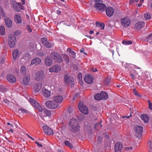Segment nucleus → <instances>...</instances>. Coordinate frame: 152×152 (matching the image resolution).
Returning a JSON list of instances; mask_svg holds the SVG:
<instances>
[{
  "label": "nucleus",
  "instance_id": "nucleus-17",
  "mask_svg": "<svg viewBox=\"0 0 152 152\" xmlns=\"http://www.w3.org/2000/svg\"><path fill=\"white\" fill-rule=\"evenodd\" d=\"M41 63V59L38 58L36 57L32 60L30 65L31 66L33 65L36 66L40 64Z\"/></svg>",
  "mask_w": 152,
  "mask_h": 152
},
{
  "label": "nucleus",
  "instance_id": "nucleus-32",
  "mask_svg": "<svg viewBox=\"0 0 152 152\" xmlns=\"http://www.w3.org/2000/svg\"><path fill=\"white\" fill-rule=\"evenodd\" d=\"M102 124L101 121L99 122V123H97L94 125V128L96 130H98L99 128H101L102 126V125H101Z\"/></svg>",
  "mask_w": 152,
  "mask_h": 152
},
{
  "label": "nucleus",
  "instance_id": "nucleus-5",
  "mask_svg": "<svg viewBox=\"0 0 152 152\" xmlns=\"http://www.w3.org/2000/svg\"><path fill=\"white\" fill-rule=\"evenodd\" d=\"M16 38L13 34H10L8 37V44L11 48L13 47L16 43Z\"/></svg>",
  "mask_w": 152,
  "mask_h": 152
},
{
  "label": "nucleus",
  "instance_id": "nucleus-43",
  "mask_svg": "<svg viewBox=\"0 0 152 152\" xmlns=\"http://www.w3.org/2000/svg\"><path fill=\"white\" fill-rule=\"evenodd\" d=\"M0 33L2 35L5 34V28L3 26H1L0 27Z\"/></svg>",
  "mask_w": 152,
  "mask_h": 152
},
{
  "label": "nucleus",
  "instance_id": "nucleus-1",
  "mask_svg": "<svg viewBox=\"0 0 152 152\" xmlns=\"http://www.w3.org/2000/svg\"><path fill=\"white\" fill-rule=\"evenodd\" d=\"M69 124V129L72 132H76L79 130L80 126L77 120L75 118H73L70 119Z\"/></svg>",
  "mask_w": 152,
  "mask_h": 152
},
{
  "label": "nucleus",
  "instance_id": "nucleus-6",
  "mask_svg": "<svg viewBox=\"0 0 152 152\" xmlns=\"http://www.w3.org/2000/svg\"><path fill=\"white\" fill-rule=\"evenodd\" d=\"M78 107L82 113L85 115H87L88 113V110L87 107L84 105L83 102H80L78 105Z\"/></svg>",
  "mask_w": 152,
  "mask_h": 152
},
{
  "label": "nucleus",
  "instance_id": "nucleus-4",
  "mask_svg": "<svg viewBox=\"0 0 152 152\" xmlns=\"http://www.w3.org/2000/svg\"><path fill=\"white\" fill-rule=\"evenodd\" d=\"M143 127L140 126H137L134 127V130L135 135L137 138H140L143 131Z\"/></svg>",
  "mask_w": 152,
  "mask_h": 152
},
{
  "label": "nucleus",
  "instance_id": "nucleus-18",
  "mask_svg": "<svg viewBox=\"0 0 152 152\" xmlns=\"http://www.w3.org/2000/svg\"><path fill=\"white\" fill-rule=\"evenodd\" d=\"M106 13L108 16L111 17L114 13V9L112 7H108L106 10Z\"/></svg>",
  "mask_w": 152,
  "mask_h": 152
},
{
  "label": "nucleus",
  "instance_id": "nucleus-35",
  "mask_svg": "<svg viewBox=\"0 0 152 152\" xmlns=\"http://www.w3.org/2000/svg\"><path fill=\"white\" fill-rule=\"evenodd\" d=\"M29 101L31 104L34 107L37 105H38V103L33 99L30 98L29 99Z\"/></svg>",
  "mask_w": 152,
  "mask_h": 152
},
{
  "label": "nucleus",
  "instance_id": "nucleus-59",
  "mask_svg": "<svg viewBox=\"0 0 152 152\" xmlns=\"http://www.w3.org/2000/svg\"><path fill=\"white\" fill-rule=\"evenodd\" d=\"M78 80L79 83L80 84V85H82L83 84V82L82 80V79H79Z\"/></svg>",
  "mask_w": 152,
  "mask_h": 152
},
{
  "label": "nucleus",
  "instance_id": "nucleus-20",
  "mask_svg": "<svg viewBox=\"0 0 152 152\" xmlns=\"http://www.w3.org/2000/svg\"><path fill=\"white\" fill-rule=\"evenodd\" d=\"M7 80L10 82L15 83L16 81V79L15 77L12 75L9 74L6 76Z\"/></svg>",
  "mask_w": 152,
  "mask_h": 152
},
{
  "label": "nucleus",
  "instance_id": "nucleus-40",
  "mask_svg": "<svg viewBox=\"0 0 152 152\" xmlns=\"http://www.w3.org/2000/svg\"><path fill=\"white\" fill-rule=\"evenodd\" d=\"M131 76L132 77V79L134 80L136 78V76L137 75L136 71L134 70H132L131 73Z\"/></svg>",
  "mask_w": 152,
  "mask_h": 152
},
{
  "label": "nucleus",
  "instance_id": "nucleus-47",
  "mask_svg": "<svg viewBox=\"0 0 152 152\" xmlns=\"http://www.w3.org/2000/svg\"><path fill=\"white\" fill-rule=\"evenodd\" d=\"M35 107L37 108L40 112H42L43 111V109L42 107L38 103V105H37Z\"/></svg>",
  "mask_w": 152,
  "mask_h": 152
},
{
  "label": "nucleus",
  "instance_id": "nucleus-7",
  "mask_svg": "<svg viewBox=\"0 0 152 152\" xmlns=\"http://www.w3.org/2000/svg\"><path fill=\"white\" fill-rule=\"evenodd\" d=\"M45 77L44 72L42 71H39L36 74L35 79L37 81L40 82Z\"/></svg>",
  "mask_w": 152,
  "mask_h": 152
},
{
  "label": "nucleus",
  "instance_id": "nucleus-10",
  "mask_svg": "<svg viewBox=\"0 0 152 152\" xmlns=\"http://www.w3.org/2000/svg\"><path fill=\"white\" fill-rule=\"evenodd\" d=\"M64 80L66 83L70 84L71 86L73 85L74 79L71 77L66 75L64 77Z\"/></svg>",
  "mask_w": 152,
  "mask_h": 152
},
{
  "label": "nucleus",
  "instance_id": "nucleus-12",
  "mask_svg": "<svg viewBox=\"0 0 152 152\" xmlns=\"http://www.w3.org/2000/svg\"><path fill=\"white\" fill-rule=\"evenodd\" d=\"M45 134L49 135H53V132L51 129L47 125L43 126L42 127Z\"/></svg>",
  "mask_w": 152,
  "mask_h": 152
},
{
  "label": "nucleus",
  "instance_id": "nucleus-53",
  "mask_svg": "<svg viewBox=\"0 0 152 152\" xmlns=\"http://www.w3.org/2000/svg\"><path fill=\"white\" fill-rule=\"evenodd\" d=\"M26 29L29 32H31L32 31V30L29 25H27L26 26Z\"/></svg>",
  "mask_w": 152,
  "mask_h": 152
},
{
  "label": "nucleus",
  "instance_id": "nucleus-55",
  "mask_svg": "<svg viewBox=\"0 0 152 152\" xmlns=\"http://www.w3.org/2000/svg\"><path fill=\"white\" fill-rule=\"evenodd\" d=\"M6 89L4 88V87L1 86L0 87V91L1 92H4L6 91Z\"/></svg>",
  "mask_w": 152,
  "mask_h": 152
},
{
  "label": "nucleus",
  "instance_id": "nucleus-50",
  "mask_svg": "<svg viewBox=\"0 0 152 152\" xmlns=\"http://www.w3.org/2000/svg\"><path fill=\"white\" fill-rule=\"evenodd\" d=\"M79 94L78 93H75L74 94V96H73V100H74V101L77 98V97H79Z\"/></svg>",
  "mask_w": 152,
  "mask_h": 152
},
{
  "label": "nucleus",
  "instance_id": "nucleus-52",
  "mask_svg": "<svg viewBox=\"0 0 152 152\" xmlns=\"http://www.w3.org/2000/svg\"><path fill=\"white\" fill-rule=\"evenodd\" d=\"M148 108L151 110H152V103L149 100H148Z\"/></svg>",
  "mask_w": 152,
  "mask_h": 152
},
{
  "label": "nucleus",
  "instance_id": "nucleus-34",
  "mask_svg": "<svg viewBox=\"0 0 152 152\" xmlns=\"http://www.w3.org/2000/svg\"><path fill=\"white\" fill-rule=\"evenodd\" d=\"M96 26L101 29H103L104 27V24L103 23H100L98 22H96Z\"/></svg>",
  "mask_w": 152,
  "mask_h": 152
},
{
  "label": "nucleus",
  "instance_id": "nucleus-30",
  "mask_svg": "<svg viewBox=\"0 0 152 152\" xmlns=\"http://www.w3.org/2000/svg\"><path fill=\"white\" fill-rule=\"evenodd\" d=\"M45 63L48 66H50L52 64V61L49 57H47L45 59Z\"/></svg>",
  "mask_w": 152,
  "mask_h": 152
},
{
  "label": "nucleus",
  "instance_id": "nucleus-29",
  "mask_svg": "<svg viewBox=\"0 0 152 152\" xmlns=\"http://www.w3.org/2000/svg\"><path fill=\"white\" fill-rule=\"evenodd\" d=\"M20 55L19 50L17 49L15 50L12 53L13 58L15 59H16Z\"/></svg>",
  "mask_w": 152,
  "mask_h": 152
},
{
  "label": "nucleus",
  "instance_id": "nucleus-25",
  "mask_svg": "<svg viewBox=\"0 0 152 152\" xmlns=\"http://www.w3.org/2000/svg\"><path fill=\"white\" fill-rule=\"evenodd\" d=\"M5 21L6 26L8 28H10L12 26V21L10 18H7L5 20Z\"/></svg>",
  "mask_w": 152,
  "mask_h": 152
},
{
  "label": "nucleus",
  "instance_id": "nucleus-27",
  "mask_svg": "<svg viewBox=\"0 0 152 152\" xmlns=\"http://www.w3.org/2000/svg\"><path fill=\"white\" fill-rule=\"evenodd\" d=\"M30 58V56L29 55V54L26 53L23 54L21 60L22 61H27Z\"/></svg>",
  "mask_w": 152,
  "mask_h": 152
},
{
  "label": "nucleus",
  "instance_id": "nucleus-14",
  "mask_svg": "<svg viewBox=\"0 0 152 152\" xmlns=\"http://www.w3.org/2000/svg\"><path fill=\"white\" fill-rule=\"evenodd\" d=\"M63 100V97L61 95H56L53 97V100L59 106V104L61 103Z\"/></svg>",
  "mask_w": 152,
  "mask_h": 152
},
{
  "label": "nucleus",
  "instance_id": "nucleus-48",
  "mask_svg": "<svg viewBox=\"0 0 152 152\" xmlns=\"http://www.w3.org/2000/svg\"><path fill=\"white\" fill-rule=\"evenodd\" d=\"M144 17L145 19L146 20L150 19L151 18L150 15L149 13H146L144 14Z\"/></svg>",
  "mask_w": 152,
  "mask_h": 152
},
{
  "label": "nucleus",
  "instance_id": "nucleus-61",
  "mask_svg": "<svg viewBox=\"0 0 152 152\" xmlns=\"http://www.w3.org/2000/svg\"><path fill=\"white\" fill-rule=\"evenodd\" d=\"M8 129H10V130H9V131L11 132L12 133H13L14 132V131L12 130V128L10 127L9 126H8Z\"/></svg>",
  "mask_w": 152,
  "mask_h": 152
},
{
  "label": "nucleus",
  "instance_id": "nucleus-21",
  "mask_svg": "<svg viewBox=\"0 0 152 152\" xmlns=\"http://www.w3.org/2000/svg\"><path fill=\"white\" fill-rule=\"evenodd\" d=\"M42 85L39 83H37L34 84L33 86V90L36 92H38L42 88Z\"/></svg>",
  "mask_w": 152,
  "mask_h": 152
},
{
  "label": "nucleus",
  "instance_id": "nucleus-62",
  "mask_svg": "<svg viewBox=\"0 0 152 152\" xmlns=\"http://www.w3.org/2000/svg\"><path fill=\"white\" fill-rule=\"evenodd\" d=\"M20 34V32L18 31H16L15 33V35L17 36H18Z\"/></svg>",
  "mask_w": 152,
  "mask_h": 152
},
{
  "label": "nucleus",
  "instance_id": "nucleus-33",
  "mask_svg": "<svg viewBox=\"0 0 152 152\" xmlns=\"http://www.w3.org/2000/svg\"><path fill=\"white\" fill-rule=\"evenodd\" d=\"M67 50L68 51L69 50L70 53V56L74 58L76 57L75 53V52L72 51L69 48L67 49Z\"/></svg>",
  "mask_w": 152,
  "mask_h": 152
},
{
  "label": "nucleus",
  "instance_id": "nucleus-54",
  "mask_svg": "<svg viewBox=\"0 0 152 152\" xmlns=\"http://www.w3.org/2000/svg\"><path fill=\"white\" fill-rule=\"evenodd\" d=\"M148 147L152 148V141L151 140H149L148 143Z\"/></svg>",
  "mask_w": 152,
  "mask_h": 152
},
{
  "label": "nucleus",
  "instance_id": "nucleus-2",
  "mask_svg": "<svg viewBox=\"0 0 152 152\" xmlns=\"http://www.w3.org/2000/svg\"><path fill=\"white\" fill-rule=\"evenodd\" d=\"M94 7L96 10L101 12L104 11L106 8V5L103 3L102 0L95 1Z\"/></svg>",
  "mask_w": 152,
  "mask_h": 152
},
{
  "label": "nucleus",
  "instance_id": "nucleus-8",
  "mask_svg": "<svg viewBox=\"0 0 152 152\" xmlns=\"http://www.w3.org/2000/svg\"><path fill=\"white\" fill-rule=\"evenodd\" d=\"M45 104L47 107L52 109L56 108L58 106V105L56 104L53 101H47L45 102Z\"/></svg>",
  "mask_w": 152,
  "mask_h": 152
},
{
  "label": "nucleus",
  "instance_id": "nucleus-38",
  "mask_svg": "<svg viewBox=\"0 0 152 152\" xmlns=\"http://www.w3.org/2000/svg\"><path fill=\"white\" fill-rule=\"evenodd\" d=\"M101 93H98L94 96V98L95 99L97 100H101Z\"/></svg>",
  "mask_w": 152,
  "mask_h": 152
},
{
  "label": "nucleus",
  "instance_id": "nucleus-51",
  "mask_svg": "<svg viewBox=\"0 0 152 152\" xmlns=\"http://www.w3.org/2000/svg\"><path fill=\"white\" fill-rule=\"evenodd\" d=\"M19 110L20 111L21 113H27L28 112L27 110L24 108H20Z\"/></svg>",
  "mask_w": 152,
  "mask_h": 152
},
{
  "label": "nucleus",
  "instance_id": "nucleus-63",
  "mask_svg": "<svg viewBox=\"0 0 152 152\" xmlns=\"http://www.w3.org/2000/svg\"><path fill=\"white\" fill-rule=\"evenodd\" d=\"M3 101L4 103H5L6 104H9V101L7 99L4 100Z\"/></svg>",
  "mask_w": 152,
  "mask_h": 152
},
{
  "label": "nucleus",
  "instance_id": "nucleus-46",
  "mask_svg": "<svg viewBox=\"0 0 152 152\" xmlns=\"http://www.w3.org/2000/svg\"><path fill=\"white\" fill-rule=\"evenodd\" d=\"M133 93L136 96H137L139 97H141L142 96V95L140 94L139 93L137 92L136 89L135 88H134L133 89Z\"/></svg>",
  "mask_w": 152,
  "mask_h": 152
},
{
  "label": "nucleus",
  "instance_id": "nucleus-45",
  "mask_svg": "<svg viewBox=\"0 0 152 152\" xmlns=\"http://www.w3.org/2000/svg\"><path fill=\"white\" fill-rule=\"evenodd\" d=\"M44 46L47 48H50L52 47L53 46V45L52 43L48 41Z\"/></svg>",
  "mask_w": 152,
  "mask_h": 152
},
{
  "label": "nucleus",
  "instance_id": "nucleus-57",
  "mask_svg": "<svg viewBox=\"0 0 152 152\" xmlns=\"http://www.w3.org/2000/svg\"><path fill=\"white\" fill-rule=\"evenodd\" d=\"M139 0H130L129 2V3L130 4H132L134 3V2H137Z\"/></svg>",
  "mask_w": 152,
  "mask_h": 152
},
{
  "label": "nucleus",
  "instance_id": "nucleus-60",
  "mask_svg": "<svg viewBox=\"0 0 152 152\" xmlns=\"http://www.w3.org/2000/svg\"><path fill=\"white\" fill-rule=\"evenodd\" d=\"M7 125H10V126H11L10 127L13 128L14 127L13 125V124H11L10 123L8 122L7 123Z\"/></svg>",
  "mask_w": 152,
  "mask_h": 152
},
{
  "label": "nucleus",
  "instance_id": "nucleus-37",
  "mask_svg": "<svg viewBox=\"0 0 152 152\" xmlns=\"http://www.w3.org/2000/svg\"><path fill=\"white\" fill-rule=\"evenodd\" d=\"M132 41L129 40H124L122 42V44L125 45H130L132 44Z\"/></svg>",
  "mask_w": 152,
  "mask_h": 152
},
{
  "label": "nucleus",
  "instance_id": "nucleus-19",
  "mask_svg": "<svg viewBox=\"0 0 152 152\" xmlns=\"http://www.w3.org/2000/svg\"><path fill=\"white\" fill-rule=\"evenodd\" d=\"M122 148V145L121 143H117L115 145V152H121Z\"/></svg>",
  "mask_w": 152,
  "mask_h": 152
},
{
  "label": "nucleus",
  "instance_id": "nucleus-11",
  "mask_svg": "<svg viewBox=\"0 0 152 152\" xmlns=\"http://www.w3.org/2000/svg\"><path fill=\"white\" fill-rule=\"evenodd\" d=\"M12 6L14 9L18 12H20V9H23V7L20 2H14Z\"/></svg>",
  "mask_w": 152,
  "mask_h": 152
},
{
  "label": "nucleus",
  "instance_id": "nucleus-28",
  "mask_svg": "<svg viewBox=\"0 0 152 152\" xmlns=\"http://www.w3.org/2000/svg\"><path fill=\"white\" fill-rule=\"evenodd\" d=\"M100 93L101 95V100H105L107 99L108 95L106 92L102 91Z\"/></svg>",
  "mask_w": 152,
  "mask_h": 152
},
{
  "label": "nucleus",
  "instance_id": "nucleus-15",
  "mask_svg": "<svg viewBox=\"0 0 152 152\" xmlns=\"http://www.w3.org/2000/svg\"><path fill=\"white\" fill-rule=\"evenodd\" d=\"M145 26V23L142 21H139L135 24L134 26V28L138 30L142 28Z\"/></svg>",
  "mask_w": 152,
  "mask_h": 152
},
{
  "label": "nucleus",
  "instance_id": "nucleus-13",
  "mask_svg": "<svg viewBox=\"0 0 152 152\" xmlns=\"http://www.w3.org/2000/svg\"><path fill=\"white\" fill-rule=\"evenodd\" d=\"M61 69V66L58 65H56L53 66L49 69L50 72H58Z\"/></svg>",
  "mask_w": 152,
  "mask_h": 152
},
{
  "label": "nucleus",
  "instance_id": "nucleus-9",
  "mask_svg": "<svg viewBox=\"0 0 152 152\" xmlns=\"http://www.w3.org/2000/svg\"><path fill=\"white\" fill-rule=\"evenodd\" d=\"M121 23L123 27L127 28L130 24V20L129 18L125 17L121 19Z\"/></svg>",
  "mask_w": 152,
  "mask_h": 152
},
{
  "label": "nucleus",
  "instance_id": "nucleus-24",
  "mask_svg": "<svg viewBox=\"0 0 152 152\" xmlns=\"http://www.w3.org/2000/svg\"><path fill=\"white\" fill-rule=\"evenodd\" d=\"M141 120L143 121V122L145 123H147L148 122L149 120V117L147 115L145 114H142L141 116Z\"/></svg>",
  "mask_w": 152,
  "mask_h": 152
},
{
  "label": "nucleus",
  "instance_id": "nucleus-42",
  "mask_svg": "<svg viewBox=\"0 0 152 152\" xmlns=\"http://www.w3.org/2000/svg\"><path fill=\"white\" fill-rule=\"evenodd\" d=\"M65 145L68 146L71 149H72L73 148V147L72 144L68 141H66L65 142Z\"/></svg>",
  "mask_w": 152,
  "mask_h": 152
},
{
  "label": "nucleus",
  "instance_id": "nucleus-58",
  "mask_svg": "<svg viewBox=\"0 0 152 152\" xmlns=\"http://www.w3.org/2000/svg\"><path fill=\"white\" fill-rule=\"evenodd\" d=\"M35 143L39 147H42V145L38 142L36 141Z\"/></svg>",
  "mask_w": 152,
  "mask_h": 152
},
{
  "label": "nucleus",
  "instance_id": "nucleus-31",
  "mask_svg": "<svg viewBox=\"0 0 152 152\" xmlns=\"http://www.w3.org/2000/svg\"><path fill=\"white\" fill-rule=\"evenodd\" d=\"M44 112L45 113L46 116H48L49 117H50L52 115L51 111L48 110L47 109H44Z\"/></svg>",
  "mask_w": 152,
  "mask_h": 152
},
{
  "label": "nucleus",
  "instance_id": "nucleus-23",
  "mask_svg": "<svg viewBox=\"0 0 152 152\" xmlns=\"http://www.w3.org/2000/svg\"><path fill=\"white\" fill-rule=\"evenodd\" d=\"M42 93L43 95L46 97H49L50 95V91L46 88H43L42 90Z\"/></svg>",
  "mask_w": 152,
  "mask_h": 152
},
{
  "label": "nucleus",
  "instance_id": "nucleus-64",
  "mask_svg": "<svg viewBox=\"0 0 152 152\" xmlns=\"http://www.w3.org/2000/svg\"><path fill=\"white\" fill-rule=\"evenodd\" d=\"M91 71L93 72H96L97 71V70L96 68H93L91 69Z\"/></svg>",
  "mask_w": 152,
  "mask_h": 152
},
{
  "label": "nucleus",
  "instance_id": "nucleus-16",
  "mask_svg": "<svg viewBox=\"0 0 152 152\" xmlns=\"http://www.w3.org/2000/svg\"><path fill=\"white\" fill-rule=\"evenodd\" d=\"M93 79L92 75L89 74L86 75L85 77L84 80L86 83L88 84L91 83Z\"/></svg>",
  "mask_w": 152,
  "mask_h": 152
},
{
  "label": "nucleus",
  "instance_id": "nucleus-39",
  "mask_svg": "<svg viewBox=\"0 0 152 152\" xmlns=\"http://www.w3.org/2000/svg\"><path fill=\"white\" fill-rule=\"evenodd\" d=\"M48 42L47 39L45 38H42L40 39L41 43L44 46Z\"/></svg>",
  "mask_w": 152,
  "mask_h": 152
},
{
  "label": "nucleus",
  "instance_id": "nucleus-41",
  "mask_svg": "<svg viewBox=\"0 0 152 152\" xmlns=\"http://www.w3.org/2000/svg\"><path fill=\"white\" fill-rule=\"evenodd\" d=\"M146 39L148 42H152V33H151L146 37Z\"/></svg>",
  "mask_w": 152,
  "mask_h": 152
},
{
  "label": "nucleus",
  "instance_id": "nucleus-44",
  "mask_svg": "<svg viewBox=\"0 0 152 152\" xmlns=\"http://www.w3.org/2000/svg\"><path fill=\"white\" fill-rule=\"evenodd\" d=\"M125 150L126 152H132L133 151V148L132 147H126Z\"/></svg>",
  "mask_w": 152,
  "mask_h": 152
},
{
  "label": "nucleus",
  "instance_id": "nucleus-49",
  "mask_svg": "<svg viewBox=\"0 0 152 152\" xmlns=\"http://www.w3.org/2000/svg\"><path fill=\"white\" fill-rule=\"evenodd\" d=\"M110 82V79L109 78H106L104 81V83L106 85H108Z\"/></svg>",
  "mask_w": 152,
  "mask_h": 152
},
{
  "label": "nucleus",
  "instance_id": "nucleus-56",
  "mask_svg": "<svg viewBox=\"0 0 152 152\" xmlns=\"http://www.w3.org/2000/svg\"><path fill=\"white\" fill-rule=\"evenodd\" d=\"M82 75L81 73H79L77 75V78L78 80L82 79Z\"/></svg>",
  "mask_w": 152,
  "mask_h": 152
},
{
  "label": "nucleus",
  "instance_id": "nucleus-3",
  "mask_svg": "<svg viewBox=\"0 0 152 152\" xmlns=\"http://www.w3.org/2000/svg\"><path fill=\"white\" fill-rule=\"evenodd\" d=\"M50 56L53 61L58 63L62 61V59L61 56L58 53L55 52H52L50 54Z\"/></svg>",
  "mask_w": 152,
  "mask_h": 152
},
{
  "label": "nucleus",
  "instance_id": "nucleus-36",
  "mask_svg": "<svg viewBox=\"0 0 152 152\" xmlns=\"http://www.w3.org/2000/svg\"><path fill=\"white\" fill-rule=\"evenodd\" d=\"M26 66H23L21 67L20 69V72L22 75H25L26 73Z\"/></svg>",
  "mask_w": 152,
  "mask_h": 152
},
{
  "label": "nucleus",
  "instance_id": "nucleus-22",
  "mask_svg": "<svg viewBox=\"0 0 152 152\" xmlns=\"http://www.w3.org/2000/svg\"><path fill=\"white\" fill-rule=\"evenodd\" d=\"M30 80V76L27 74L25 75L23 80V83L25 85H27L29 83Z\"/></svg>",
  "mask_w": 152,
  "mask_h": 152
},
{
  "label": "nucleus",
  "instance_id": "nucleus-26",
  "mask_svg": "<svg viewBox=\"0 0 152 152\" xmlns=\"http://www.w3.org/2000/svg\"><path fill=\"white\" fill-rule=\"evenodd\" d=\"M15 22L18 23H20L22 22V19L20 16L19 15H15L14 17Z\"/></svg>",
  "mask_w": 152,
  "mask_h": 152
}]
</instances>
